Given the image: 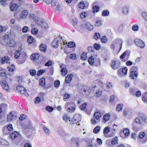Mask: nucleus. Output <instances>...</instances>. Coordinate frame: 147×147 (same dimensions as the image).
I'll list each match as a JSON object with an SVG mask.
<instances>
[{
	"label": "nucleus",
	"mask_w": 147,
	"mask_h": 147,
	"mask_svg": "<svg viewBox=\"0 0 147 147\" xmlns=\"http://www.w3.org/2000/svg\"><path fill=\"white\" fill-rule=\"evenodd\" d=\"M102 24V21L100 20H97L95 22V25L96 26H99Z\"/></svg>",
	"instance_id": "obj_44"
},
{
	"label": "nucleus",
	"mask_w": 147,
	"mask_h": 147,
	"mask_svg": "<svg viewBox=\"0 0 147 147\" xmlns=\"http://www.w3.org/2000/svg\"><path fill=\"white\" fill-rule=\"evenodd\" d=\"M128 9L126 7H123L122 8V12L125 14H126L128 13Z\"/></svg>",
	"instance_id": "obj_58"
},
{
	"label": "nucleus",
	"mask_w": 147,
	"mask_h": 147,
	"mask_svg": "<svg viewBox=\"0 0 147 147\" xmlns=\"http://www.w3.org/2000/svg\"><path fill=\"white\" fill-rule=\"evenodd\" d=\"M110 131V129L108 126L105 127L103 129V134L105 136L107 137H109V136L107 135V134L109 133Z\"/></svg>",
	"instance_id": "obj_26"
},
{
	"label": "nucleus",
	"mask_w": 147,
	"mask_h": 147,
	"mask_svg": "<svg viewBox=\"0 0 147 147\" xmlns=\"http://www.w3.org/2000/svg\"><path fill=\"white\" fill-rule=\"evenodd\" d=\"M78 6L80 8L82 9H84L85 7V5L82 1H81L78 3Z\"/></svg>",
	"instance_id": "obj_38"
},
{
	"label": "nucleus",
	"mask_w": 147,
	"mask_h": 147,
	"mask_svg": "<svg viewBox=\"0 0 147 147\" xmlns=\"http://www.w3.org/2000/svg\"><path fill=\"white\" fill-rule=\"evenodd\" d=\"M7 45L9 47H14L16 46V44L14 40L12 39L7 43Z\"/></svg>",
	"instance_id": "obj_23"
},
{
	"label": "nucleus",
	"mask_w": 147,
	"mask_h": 147,
	"mask_svg": "<svg viewBox=\"0 0 147 147\" xmlns=\"http://www.w3.org/2000/svg\"><path fill=\"white\" fill-rule=\"evenodd\" d=\"M81 120V115L78 114L74 115L71 120H70V124L72 125L74 124H77Z\"/></svg>",
	"instance_id": "obj_3"
},
{
	"label": "nucleus",
	"mask_w": 147,
	"mask_h": 147,
	"mask_svg": "<svg viewBox=\"0 0 147 147\" xmlns=\"http://www.w3.org/2000/svg\"><path fill=\"white\" fill-rule=\"evenodd\" d=\"M145 135V132H141L139 134V138L140 139H142L144 137Z\"/></svg>",
	"instance_id": "obj_56"
},
{
	"label": "nucleus",
	"mask_w": 147,
	"mask_h": 147,
	"mask_svg": "<svg viewBox=\"0 0 147 147\" xmlns=\"http://www.w3.org/2000/svg\"><path fill=\"white\" fill-rule=\"evenodd\" d=\"M102 93V91L100 90H98L96 91L95 95L97 97H99L100 96Z\"/></svg>",
	"instance_id": "obj_63"
},
{
	"label": "nucleus",
	"mask_w": 147,
	"mask_h": 147,
	"mask_svg": "<svg viewBox=\"0 0 147 147\" xmlns=\"http://www.w3.org/2000/svg\"><path fill=\"white\" fill-rule=\"evenodd\" d=\"M73 75L72 74L68 75L65 78V81L66 83H70L72 79Z\"/></svg>",
	"instance_id": "obj_19"
},
{
	"label": "nucleus",
	"mask_w": 147,
	"mask_h": 147,
	"mask_svg": "<svg viewBox=\"0 0 147 147\" xmlns=\"http://www.w3.org/2000/svg\"><path fill=\"white\" fill-rule=\"evenodd\" d=\"M135 44L138 47L140 48H144L145 46L144 43L141 39L139 38H136L134 40Z\"/></svg>",
	"instance_id": "obj_9"
},
{
	"label": "nucleus",
	"mask_w": 147,
	"mask_h": 147,
	"mask_svg": "<svg viewBox=\"0 0 147 147\" xmlns=\"http://www.w3.org/2000/svg\"><path fill=\"white\" fill-rule=\"evenodd\" d=\"M19 59L17 61V63L19 64H22L24 63L28 58L27 55L24 53L21 54L19 57Z\"/></svg>",
	"instance_id": "obj_10"
},
{
	"label": "nucleus",
	"mask_w": 147,
	"mask_h": 147,
	"mask_svg": "<svg viewBox=\"0 0 147 147\" xmlns=\"http://www.w3.org/2000/svg\"><path fill=\"white\" fill-rule=\"evenodd\" d=\"M123 104H118L116 107V110L117 111L120 112L121 111L123 107Z\"/></svg>",
	"instance_id": "obj_36"
},
{
	"label": "nucleus",
	"mask_w": 147,
	"mask_h": 147,
	"mask_svg": "<svg viewBox=\"0 0 147 147\" xmlns=\"http://www.w3.org/2000/svg\"><path fill=\"white\" fill-rule=\"evenodd\" d=\"M60 67L61 68V75L63 76H65L67 73L68 71L66 68L65 65L63 64L61 65Z\"/></svg>",
	"instance_id": "obj_13"
},
{
	"label": "nucleus",
	"mask_w": 147,
	"mask_h": 147,
	"mask_svg": "<svg viewBox=\"0 0 147 147\" xmlns=\"http://www.w3.org/2000/svg\"><path fill=\"white\" fill-rule=\"evenodd\" d=\"M19 7V6L16 3L11 4V5L10 7V10L12 11H15L17 10Z\"/></svg>",
	"instance_id": "obj_21"
},
{
	"label": "nucleus",
	"mask_w": 147,
	"mask_h": 147,
	"mask_svg": "<svg viewBox=\"0 0 147 147\" xmlns=\"http://www.w3.org/2000/svg\"><path fill=\"white\" fill-rule=\"evenodd\" d=\"M45 72V70L44 69H40L38 70L37 73L38 76H39L42 75Z\"/></svg>",
	"instance_id": "obj_59"
},
{
	"label": "nucleus",
	"mask_w": 147,
	"mask_h": 147,
	"mask_svg": "<svg viewBox=\"0 0 147 147\" xmlns=\"http://www.w3.org/2000/svg\"><path fill=\"white\" fill-rule=\"evenodd\" d=\"M101 116V115L100 113L98 111L95 113L94 115V117L97 119H99Z\"/></svg>",
	"instance_id": "obj_34"
},
{
	"label": "nucleus",
	"mask_w": 147,
	"mask_h": 147,
	"mask_svg": "<svg viewBox=\"0 0 147 147\" xmlns=\"http://www.w3.org/2000/svg\"><path fill=\"white\" fill-rule=\"evenodd\" d=\"M63 120L65 121H67L69 120L70 119V117L68 114L67 113H65L63 115Z\"/></svg>",
	"instance_id": "obj_35"
},
{
	"label": "nucleus",
	"mask_w": 147,
	"mask_h": 147,
	"mask_svg": "<svg viewBox=\"0 0 147 147\" xmlns=\"http://www.w3.org/2000/svg\"><path fill=\"white\" fill-rule=\"evenodd\" d=\"M88 52L91 55H94L95 53V50L94 48L92 47L89 46L88 48Z\"/></svg>",
	"instance_id": "obj_27"
},
{
	"label": "nucleus",
	"mask_w": 147,
	"mask_h": 147,
	"mask_svg": "<svg viewBox=\"0 0 147 147\" xmlns=\"http://www.w3.org/2000/svg\"><path fill=\"white\" fill-rule=\"evenodd\" d=\"M84 89L85 94L87 95H88L91 91L90 87L85 86H84Z\"/></svg>",
	"instance_id": "obj_24"
},
{
	"label": "nucleus",
	"mask_w": 147,
	"mask_h": 147,
	"mask_svg": "<svg viewBox=\"0 0 147 147\" xmlns=\"http://www.w3.org/2000/svg\"><path fill=\"white\" fill-rule=\"evenodd\" d=\"M100 129V127L98 126L95 127L93 130V132L96 134L98 133Z\"/></svg>",
	"instance_id": "obj_42"
},
{
	"label": "nucleus",
	"mask_w": 147,
	"mask_h": 147,
	"mask_svg": "<svg viewBox=\"0 0 147 147\" xmlns=\"http://www.w3.org/2000/svg\"><path fill=\"white\" fill-rule=\"evenodd\" d=\"M87 106V104L86 102L84 103L81 105L80 108L82 110H84L86 109Z\"/></svg>",
	"instance_id": "obj_54"
},
{
	"label": "nucleus",
	"mask_w": 147,
	"mask_h": 147,
	"mask_svg": "<svg viewBox=\"0 0 147 147\" xmlns=\"http://www.w3.org/2000/svg\"><path fill=\"white\" fill-rule=\"evenodd\" d=\"M70 96V95L69 94L65 93L63 96V99L65 101H66V99L69 98Z\"/></svg>",
	"instance_id": "obj_53"
},
{
	"label": "nucleus",
	"mask_w": 147,
	"mask_h": 147,
	"mask_svg": "<svg viewBox=\"0 0 147 147\" xmlns=\"http://www.w3.org/2000/svg\"><path fill=\"white\" fill-rule=\"evenodd\" d=\"M87 15V13L86 12L84 11L82 12L80 15V17L82 19H83L86 17Z\"/></svg>",
	"instance_id": "obj_60"
},
{
	"label": "nucleus",
	"mask_w": 147,
	"mask_h": 147,
	"mask_svg": "<svg viewBox=\"0 0 147 147\" xmlns=\"http://www.w3.org/2000/svg\"><path fill=\"white\" fill-rule=\"evenodd\" d=\"M39 86L41 87H43L45 86L46 81L45 78H41L39 80Z\"/></svg>",
	"instance_id": "obj_22"
},
{
	"label": "nucleus",
	"mask_w": 147,
	"mask_h": 147,
	"mask_svg": "<svg viewBox=\"0 0 147 147\" xmlns=\"http://www.w3.org/2000/svg\"><path fill=\"white\" fill-rule=\"evenodd\" d=\"M40 57V55L38 53L32 54L30 58L33 61H36L38 60Z\"/></svg>",
	"instance_id": "obj_18"
},
{
	"label": "nucleus",
	"mask_w": 147,
	"mask_h": 147,
	"mask_svg": "<svg viewBox=\"0 0 147 147\" xmlns=\"http://www.w3.org/2000/svg\"><path fill=\"white\" fill-rule=\"evenodd\" d=\"M127 68L126 67H124L122 68V72L123 74L126 75L127 74Z\"/></svg>",
	"instance_id": "obj_57"
},
{
	"label": "nucleus",
	"mask_w": 147,
	"mask_h": 147,
	"mask_svg": "<svg viewBox=\"0 0 147 147\" xmlns=\"http://www.w3.org/2000/svg\"><path fill=\"white\" fill-rule=\"evenodd\" d=\"M140 118L142 121L139 118L137 117L135 119V122L137 124L140 125L143 124V122L144 121L145 123L147 124V117L144 116H140Z\"/></svg>",
	"instance_id": "obj_11"
},
{
	"label": "nucleus",
	"mask_w": 147,
	"mask_h": 147,
	"mask_svg": "<svg viewBox=\"0 0 147 147\" xmlns=\"http://www.w3.org/2000/svg\"><path fill=\"white\" fill-rule=\"evenodd\" d=\"M118 143V138L115 136L113 138L111 141V144L113 145H115Z\"/></svg>",
	"instance_id": "obj_28"
},
{
	"label": "nucleus",
	"mask_w": 147,
	"mask_h": 147,
	"mask_svg": "<svg viewBox=\"0 0 147 147\" xmlns=\"http://www.w3.org/2000/svg\"><path fill=\"white\" fill-rule=\"evenodd\" d=\"M74 51V49L73 50H70L69 48H66L64 49V52L65 53L67 54H69Z\"/></svg>",
	"instance_id": "obj_48"
},
{
	"label": "nucleus",
	"mask_w": 147,
	"mask_h": 147,
	"mask_svg": "<svg viewBox=\"0 0 147 147\" xmlns=\"http://www.w3.org/2000/svg\"><path fill=\"white\" fill-rule=\"evenodd\" d=\"M110 115L109 113L105 114L103 117V118L102 120V121L104 123H106L110 119Z\"/></svg>",
	"instance_id": "obj_15"
},
{
	"label": "nucleus",
	"mask_w": 147,
	"mask_h": 147,
	"mask_svg": "<svg viewBox=\"0 0 147 147\" xmlns=\"http://www.w3.org/2000/svg\"><path fill=\"white\" fill-rule=\"evenodd\" d=\"M20 52V51L19 50L16 51L14 53L15 58L16 59L19 58L21 55Z\"/></svg>",
	"instance_id": "obj_37"
},
{
	"label": "nucleus",
	"mask_w": 147,
	"mask_h": 147,
	"mask_svg": "<svg viewBox=\"0 0 147 147\" xmlns=\"http://www.w3.org/2000/svg\"><path fill=\"white\" fill-rule=\"evenodd\" d=\"M8 69L9 71L13 72L14 71L15 69V67L13 65H12L10 67H8Z\"/></svg>",
	"instance_id": "obj_55"
},
{
	"label": "nucleus",
	"mask_w": 147,
	"mask_h": 147,
	"mask_svg": "<svg viewBox=\"0 0 147 147\" xmlns=\"http://www.w3.org/2000/svg\"><path fill=\"white\" fill-rule=\"evenodd\" d=\"M7 75V70L5 69L0 67V77L2 78L5 77V80H7L8 77H6Z\"/></svg>",
	"instance_id": "obj_12"
},
{
	"label": "nucleus",
	"mask_w": 147,
	"mask_h": 147,
	"mask_svg": "<svg viewBox=\"0 0 147 147\" xmlns=\"http://www.w3.org/2000/svg\"><path fill=\"white\" fill-rule=\"evenodd\" d=\"M94 48L97 50H99L101 48L100 45L98 44L95 43L94 45Z\"/></svg>",
	"instance_id": "obj_49"
},
{
	"label": "nucleus",
	"mask_w": 147,
	"mask_h": 147,
	"mask_svg": "<svg viewBox=\"0 0 147 147\" xmlns=\"http://www.w3.org/2000/svg\"><path fill=\"white\" fill-rule=\"evenodd\" d=\"M39 48L41 52L45 53L47 51V46L45 44H41L39 46Z\"/></svg>",
	"instance_id": "obj_17"
},
{
	"label": "nucleus",
	"mask_w": 147,
	"mask_h": 147,
	"mask_svg": "<svg viewBox=\"0 0 147 147\" xmlns=\"http://www.w3.org/2000/svg\"><path fill=\"white\" fill-rule=\"evenodd\" d=\"M28 12L26 10H24L22 11L20 15V18L21 19L25 18L28 15Z\"/></svg>",
	"instance_id": "obj_14"
},
{
	"label": "nucleus",
	"mask_w": 147,
	"mask_h": 147,
	"mask_svg": "<svg viewBox=\"0 0 147 147\" xmlns=\"http://www.w3.org/2000/svg\"><path fill=\"white\" fill-rule=\"evenodd\" d=\"M142 100L144 103H147V92H145L142 95Z\"/></svg>",
	"instance_id": "obj_31"
},
{
	"label": "nucleus",
	"mask_w": 147,
	"mask_h": 147,
	"mask_svg": "<svg viewBox=\"0 0 147 147\" xmlns=\"http://www.w3.org/2000/svg\"><path fill=\"white\" fill-rule=\"evenodd\" d=\"M0 83V84L3 90H5L7 91H9L10 89V86L4 79L1 80Z\"/></svg>",
	"instance_id": "obj_6"
},
{
	"label": "nucleus",
	"mask_w": 147,
	"mask_h": 147,
	"mask_svg": "<svg viewBox=\"0 0 147 147\" xmlns=\"http://www.w3.org/2000/svg\"><path fill=\"white\" fill-rule=\"evenodd\" d=\"M60 85V82L59 80H56L54 82V86L55 88H58Z\"/></svg>",
	"instance_id": "obj_50"
},
{
	"label": "nucleus",
	"mask_w": 147,
	"mask_h": 147,
	"mask_svg": "<svg viewBox=\"0 0 147 147\" xmlns=\"http://www.w3.org/2000/svg\"><path fill=\"white\" fill-rule=\"evenodd\" d=\"M69 58L72 60H75L77 59L76 55L75 53H73L70 54Z\"/></svg>",
	"instance_id": "obj_46"
},
{
	"label": "nucleus",
	"mask_w": 147,
	"mask_h": 147,
	"mask_svg": "<svg viewBox=\"0 0 147 147\" xmlns=\"http://www.w3.org/2000/svg\"><path fill=\"white\" fill-rule=\"evenodd\" d=\"M130 53V51L127 50L120 56V59L123 62H125L129 59Z\"/></svg>",
	"instance_id": "obj_4"
},
{
	"label": "nucleus",
	"mask_w": 147,
	"mask_h": 147,
	"mask_svg": "<svg viewBox=\"0 0 147 147\" xmlns=\"http://www.w3.org/2000/svg\"><path fill=\"white\" fill-rule=\"evenodd\" d=\"M141 15L144 20L147 22V12L144 11L142 12Z\"/></svg>",
	"instance_id": "obj_39"
},
{
	"label": "nucleus",
	"mask_w": 147,
	"mask_h": 147,
	"mask_svg": "<svg viewBox=\"0 0 147 147\" xmlns=\"http://www.w3.org/2000/svg\"><path fill=\"white\" fill-rule=\"evenodd\" d=\"M100 40L101 42L103 43H106L107 41V39L105 36H102Z\"/></svg>",
	"instance_id": "obj_51"
},
{
	"label": "nucleus",
	"mask_w": 147,
	"mask_h": 147,
	"mask_svg": "<svg viewBox=\"0 0 147 147\" xmlns=\"http://www.w3.org/2000/svg\"><path fill=\"white\" fill-rule=\"evenodd\" d=\"M93 12L94 13H97L100 10V8L98 6H93L92 7Z\"/></svg>",
	"instance_id": "obj_47"
},
{
	"label": "nucleus",
	"mask_w": 147,
	"mask_h": 147,
	"mask_svg": "<svg viewBox=\"0 0 147 147\" xmlns=\"http://www.w3.org/2000/svg\"><path fill=\"white\" fill-rule=\"evenodd\" d=\"M87 58V53L85 51L83 52L81 54L80 59L82 60H85Z\"/></svg>",
	"instance_id": "obj_30"
},
{
	"label": "nucleus",
	"mask_w": 147,
	"mask_h": 147,
	"mask_svg": "<svg viewBox=\"0 0 147 147\" xmlns=\"http://www.w3.org/2000/svg\"><path fill=\"white\" fill-rule=\"evenodd\" d=\"M14 115L12 112L10 113L7 115V120L8 121H10L13 119Z\"/></svg>",
	"instance_id": "obj_33"
},
{
	"label": "nucleus",
	"mask_w": 147,
	"mask_h": 147,
	"mask_svg": "<svg viewBox=\"0 0 147 147\" xmlns=\"http://www.w3.org/2000/svg\"><path fill=\"white\" fill-rule=\"evenodd\" d=\"M109 11L107 10H103L102 12V16H107L109 15Z\"/></svg>",
	"instance_id": "obj_43"
},
{
	"label": "nucleus",
	"mask_w": 147,
	"mask_h": 147,
	"mask_svg": "<svg viewBox=\"0 0 147 147\" xmlns=\"http://www.w3.org/2000/svg\"><path fill=\"white\" fill-rule=\"evenodd\" d=\"M30 73L32 76H34L36 74V71L34 69H30Z\"/></svg>",
	"instance_id": "obj_61"
},
{
	"label": "nucleus",
	"mask_w": 147,
	"mask_h": 147,
	"mask_svg": "<svg viewBox=\"0 0 147 147\" xmlns=\"http://www.w3.org/2000/svg\"><path fill=\"white\" fill-rule=\"evenodd\" d=\"M9 58L7 56H5L2 58L1 61L2 64H4L5 63H9L10 61L9 60Z\"/></svg>",
	"instance_id": "obj_20"
},
{
	"label": "nucleus",
	"mask_w": 147,
	"mask_h": 147,
	"mask_svg": "<svg viewBox=\"0 0 147 147\" xmlns=\"http://www.w3.org/2000/svg\"><path fill=\"white\" fill-rule=\"evenodd\" d=\"M129 77L132 79H135L138 76V68L136 66H133L130 69Z\"/></svg>",
	"instance_id": "obj_2"
},
{
	"label": "nucleus",
	"mask_w": 147,
	"mask_h": 147,
	"mask_svg": "<svg viewBox=\"0 0 147 147\" xmlns=\"http://www.w3.org/2000/svg\"><path fill=\"white\" fill-rule=\"evenodd\" d=\"M123 133L125 136L127 137L129 135L130 132L128 129L125 128L123 131Z\"/></svg>",
	"instance_id": "obj_40"
},
{
	"label": "nucleus",
	"mask_w": 147,
	"mask_h": 147,
	"mask_svg": "<svg viewBox=\"0 0 147 147\" xmlns=\"http://www.w3.org/2000/svg\"><path fill=\"white\" fill-rule=\"evenodd\" d=\"M88 61L90 65H93L94 64L95 60L93 56H90L88 58Z\"/></svg>",
	"instance_id": "obj_25"
},
{
	"label": "nucleus",
	"mask_w": 147,
	"mask_h": 147,
	"mask_svg": "<svg viewBox=\"0 0 147 147\" xmlns=\"http://www.w3.org/2000/svg\"><path fill=\"white\" fill-rule=\"evenodd\" d=\"M62 40V37H59L58 38H56L53 40L52 43V46L54 48H57L59 46L60 43L61 45V43Z\"/></svg>",
	"instance_id": "obj_5"
},
{
	"label": "nucleus",
	"mask_w": 147,
	"mask_h": 147,
	"mask_svg": "<svg viewBox=\"0 0 147 147\" xmlns=\"http://www.w3.org/2000/svg\"><path fill=\"white\" fill-rule=\"evenodd\" d=\"M54 63L51 60H49L45 64V66H49L51 65Z\"/></svg>",
	"instance_id": "obj_52"
},
{
	"label": "nucleus",
	"mask_w": 147,
	"mask_h": 147,
	"mask_svg": "<svg viewBox=\"0 0 147 147\" xmlns=\"http://www.w3.org/2000/svg\"><path fill=\"white\" fill-rule=\"evenodd\" d=\"M68 47L69 48H75V44L73 42H68Z\"/></svg>",
	"instance_id": "obj_41"
},
{
	"label": "nucleus",
	"mask_w": 147,
	"mask_h": 147,
	"mask_svg": "<svg viewBox=\"0 0 147 147\" xmlns=\"http://www.w3.org/2000/svg\"><path fill=\"white\" fill-rule=\"evenodd\" d=\"M17 90L21 94L26 96H28L26 90L23 86L18 85L17 87Z\"/></svg>",
	"instance_id": "obj_7"
},
{
	"label": "nucleus",
	"mask_w": 147,
	"mask_h": 147,
	"mask_svg": "<svg viewBox=\"0 0 147 147\" xmlns=\"http://www.w3.org/2000/svg\"><path fill=\"white\" fill-rule=\"evenodd\" d=\"M21 135L20 133L14 131L9 134V138L12 140L16 141L20 137Z\"/></svg>",
	"instance_id": "obj_8"
},
{
	"label": "nucleus",
	"mask_w": 147,
	"mask_h": 147,
	"mask_svg": "<svg viewBox=\"0 0 147 147\" xmlns=\"http://www.w3.org/2000/svg\"><path fill=\"white\" fill-rule=\"evenodd\" d=\"M85 26L86 28L89 30H91L93 28V26L89 22H87L85 24Z\"/></svg>",
	"instance_id": "obj_29"
},
{
	"label": "nucleus",
	"mask_w": 147,
	"mask_h": 147,
	"mask_svg": "<svg viewBox=\"0 0 147 147\" xmlns=\"http://www.w3.org/2000/svg\"><path fill=\"white\" fill-rule=\"evenodd\" d=\"M94 38L96 40H98L100 38V35L98 32L95 33L94 35Z\"/></svg>",
	"instance_id": "obj_45"
},
{
	"label": "nucleus",
	"mask_w": 147,
	"mask_h": 147,
	"mask_svg": "<svg viewBox=\"0 0 147 147\" xmlns=\"http://www.w3.org/2000/svg\"><path fill=\"white\" fill-rule=\"evenodd\" d=\"M27 41L28 43L31 44L34 42V39L32 36H29L28 37Z\"/></svg>",
	"instance_id": "obj_32"
},
{
	"label": "nucleus",
	"mask_w": 147,
	"mask_h": 147,
	"mask_svg": "<svg viewBox=\"0 0 147 147\" xmlns=\"http://www.w3.org/2000/svg\"><path fill=\"white\" fill-rule=\"evenodd\" d=\"M7 130L9 131V132L7 133L5 132L4 130L3 131V133L6 135H8L9 134V133H10L13 130V128L12 125L11 124H9L8 125L7 127Z\"/></svg>",
	"instance_id": "obj_16"
},
{
	"label": "nucleus",
	"mask_w": 147,
	"mask_h": 147,
	"mask_svg": "<svg viewBox=\"0 0 147 147\" xmlns=\"http://www.w3.org/2000/svg\"><path fill=\"white\" fill-rule=\"evenodd\" d=\"M95 65L96 66H100V61L99 59H98L96 60L95 62Z\"/></svg>",
	"instance_id": "obj_64"
},
{
	"label": "nucleus",
	"mask_w": 147,
	"mask_h": 147,
	"mask_svg": "<svg viewBox=\"0 0 147 147\" xmlns=\"http://www.w3.org/2000/svg\"><path fill=\"white\" fill-rule=\"evenodd\" d=\"M31 33L33 35H36L38 33V30L36 28H33L31 30Z\"/></svg>",
	"instance_id": "obj_62"
},
{
	"label": "nucleus",
	"mask_w": 147,
	"mask_h": 147,
	"mask_svg": "<svg viewBox=\"0 0 147 147\" xmlns=\"http://www.w3.org/2000/svg\"><path fill=\"white\" fill-rule=\"evenodd\" d=\"M110 66L112 69L114 70H118L117 73L121 72L122 67L121 62L119 61L114 60L112 61L110 64Z\"/></svg>",
	"instance_id": "obj_1"
}]
</instances>
